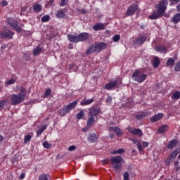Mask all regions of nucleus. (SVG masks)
Instances as JSON below:
<instances>
[{
	"label": "nucleus",
	"instance_id": "nucleus-1",
	"mask_svg": "<svg viewBox=\"0 0 180 180\" xmlns=\"http://www.w3.org/2000/svg\"><path fill=\"white\" fill-rule=\"evenodd\" d=\"M167 6H168V0H161L159 1L155 6L156 10L153 11L152 15L148 16L149 19L151 20H157V19L162 18L167 11Z\"/></svg>",
	"mask_w": 180,
	"mask_h": 180
},
{
	"label": "nucleus",
	"instance_id": "nucleus-2",
	"mask_svg": "<svg viewBox=\"0 0 180 180\" xmlns=\"http://www.w3.org/2000/svg\"><path fill=\"white\" fill-rule=\"evenodd\" d=\"M26 99V89L25 87L20 88L19 94H12L11 98V105L13 106L25 102Z\"/></svg>",
	"mask_w": 180,
	"mask_h": 180
},
{
	"label": "nucleus",
	"instance_id": "nucleus-3",
	"mask_svg": "<svg viewBox=\"0 0 180 180\" xmlns=\"http://www.w3.org/2000/svg\"><path fill=\"white\" fill-rule=\"evenodd\" d=\"M108 44L105 42H98L92 44L86 51V54H92L93 53H101L103 50H106Z\"/></svg>",
	"mask_w": 180,
	"mask_h": 180
},
{
	"label": "nucleus",
	"instance_id": "nucleus-4",
	"mask_svg": "<svg viewBox=\"0 0 180 180\" xmlns=\"http://www.w3.org/2000/svg\"><path fill=\"white\" fill-rule=\"evenodd\" d=\"M131 78L133 81H135V82H139V84H141V82H144V81H146V79L147 78V75L142 73L139 70H136L133 72Z\"/></svg>",
	"mask_w": 180,
	"mask_h": 180
},
{
	"label": "nucleus",
	"instance_id": "nucleus-5",
	"mask_svg": "<svg viewBox=\"0 0 180 180\" xmlns=\"http://www.w3.org/2000/svg\"><path fill=\"white\" fill-rule=\"evenodd\" d=\"M111 164L112 165V168L115 171H117V169H122V162H123L124 159L122 156H115L111 158L110 159Z\"/></svg>",
	"mask_w": 180,
	"mask_h": 180
},
{
	"label": "nucleus",
	"instance_id": "nucleus-6",
	"mask_svg": "<svg viewBox=\"0 0 180 180\" xmlns=\"http://www.w3.org/2000/svg\"><path fill=\"white\" fill-rule=\"evenodd\" d=\"M7 23L9 25V26H11V27H12V29L17 31L18 33H20V32H22V27L18 25V20L13 18H8Z\"/></svg>",
	"mask_w": 180,
	"mask_h": 180
},
{
	"label": "nucleus",
	"instance_id": "nucleus-7",
	"mask_svg": "<svg viewBox=\"0 0 180 180\" xmlns=\"http://www.w3.org/2000/svg\"><path fill=\"white\" fill-rule=\"evenodd\" d=\"M13 34H15V32L9 30L0 31V37L3 40L5 39H8V40H11V39L13 37Z\"/></svg>",
	"mask_w": 180,
	"mask_h": 180
},
{
	"label": "nucleus",
	"instance_id": "nucleus-8",
	"mask_svg": "<svg viewBox=\"0 0 180 180\" xmlns=\"http://www.w3.org/2000/svg\"><path fill=\"white\" fill-rule=\"evenodd\" d=\"M139 10V5L136 3L131 4L126 11V16H133Z\"/></svg>",
	"mask_w": 180,
	"mask_h": 180
},
{
	"label": "nucleus",
	"instance_id": "nucleus-9",
	"mask_svg": "<svg viewBox=\"0 0 180 180\" xmlns=\"http://www.w3.org/2000/svg\"><path fill=\"white\" fill-rule=\"evenodd\" d=\"M147 41V36H140L134 41V46H143Z\"/></svg>",
	"mask_w": 180,
	"mask_h": 180
},
{
	"label": "nucleus",
	"instance_id": "nucleus-10",
	"mask_svg": "<svg viewBox=\"0 0 180 180\" xmlns=\"http://www.w3.org/2000/svg\"><path fill=\"white\" fill-rule=\"evenodd\" d=\"M117 88V80H112L105 85V89L108 91H112V89H116Z\"/></svg>",
	"mask_w": 180,
	"mask_h": 180
},
{
	"label": "nucleus",
	"instance_id": "nucleus-11",
	"mask_svg": "<svg viewBox=\"0 0 180 180\" xmlns=\"http://www.w3.org/2000/svg\"><path fill=\"white\" fill-rule=\"evenodd\" d=\"M101 113V108H98L96 107H92L89 109V115L93 116L95 117V116H98Z\"/></svg>",
	"mask_w": 180,
	"mask_h": 180
},
{
	"label": "nucleus",
	"instance_id": "nucleus-12",
	"mask_svg": "<svg viewBox=\"0 0 180 180\" xmlns=\"http://www.w3.org/2000/svg\"><path fill=\"white\" fill-rule=\"evenodd\" d=\"M77 38L79 41H86L88 39H89V34L87 32H82L79 35H77Z\"/></svg>",
	"mask_w": 180,
	"mask_h": 180
},
{
	"label": "nucleus",
	"instance_id": "nucleus-13",
	"mask_svg": "<svg viewBox=\"0 0 180 180\" xmlns=\"http://www.w3.org/2000/svg\"><path fill=\"white\" fill-rule=\"evenodd\" d=\"M164 117V114L163 113H158L157 115H155L150 118V122L153 123H155V122H158V120H161Z\"/></svg>",
	"mask_w": 180,
	"mask_h": 180
},
{
	"label": "nucleus",
	"instance_id": "nucleus-14",
	"mask_svg": "<svg viewBox=\"0 0 180 180\" xmlns=\"http://www.w3.org/2000/svg\"><path fill=\"white\" fill-rule=\"evenodd\" d=\"M105 29V24L98 22L93 26V30L98 32L99 30H103Z\"/></svg>",
	"mask_w": 180,
	"mask_h": 180
},
{
	"label": "nucleus",
	"instance_id": "nucleus-15",
	"mask_svg": "<svg viewBox=\"0 0 180 180\" xmlns=\"http://www.w3.org/2000/svg\"><path fill=\"white\" fill-rule=\"evenodd\" d=\"M169 129V127L167 124H163L158 129V133H160V134H164V133H167L168 131V129Z\"/></svg>",
	"mask_w": 180,
	"mask_h": 180
},
{
	"label": "nucleus",
	"instance_id": "nucleus-16",
	"mask_svg": "<svg viewBox=\"0 0 180 180\" xmlns=\"http://www.w3.org/2000/svg\"><path fill=\"white\" fill-rule=\"evenodd\" d=\"M110 130H111V131H115V134H117V137H120L122 134V130L120 129L119 127H110Z\"/></svg>",
	"mask_w": 180,
	"mask_h": 180
},
{
	"label": "nucleus",
	"instance_id": "nucleus-17",
	"mask_svg": "<svg viewBox=\"0 0 180 180\" xmlns=\"http://www.w3.org/2000/svg\"><path fill=\"white\" fill-rule=\"evenodd\" d=\"M94 123H95V117L89 115L87 122H86L88 127H92Z\"/></svg>",
	"mask_w": 180,
	"mask_h": 180
},
{
	"label": "nucleus",
	"instance_id": "nucleus-18",
	"mask_svg": "<svg viewBox=\"0 0 180 180\" xmlns=\"http://www.w3.org/2000/svg\"><path fill=\"white\" fill-rule=\"evenodd\" d=\"M68 39L72 43H79L78 35L69 34L68 35Z\"/></svg>",
	"mask_w": 180,
	"mask_h": 180
},
{
	"label": "nucleus",
	"instance_id": "nucleus-19",
	"mask_svg": "<svg viewBox=\"0 0 180 180\" xmlns=\"http://www.w3.org/2000/svg\"><path fill=\"white\" fill-rule=\"evenodd\" d=\"M98 140V136H96V134H90L88 136V141L89 143H95Z\"/></svg>",
	"mask_w": 180,
	"mask_h": 180
},
{
	"label": "nucleus",
	"instance_id": "nucleus-20",
	"mask_svg": "<svg viewBox=\"0 0 180 180\" xmlns=\"http://www.w3.org/2000/svg\"><path fill=\"white\" fill-rule=\"evenodd\" d=\"M68 108H67L66 105L62 108H60L58 111L59 116H65L67 113H69Z\"/></svg>",
	"mask_w": 180,
	"mask_h": 180
},
{
	"label": "nucleus",
	"instance_id": "nucleus-21",
	"mask_svg": "<svg viewBox=\"0 0 180 180\" xmlns=\"http://www.w3.org/2000/svg\"><path fill=\"white\" fill-rule=\"evenodd\" d=\"M78 105V101H74L73 102L69 103L68 105H65L68 111L70 112V110H72L75 106Z\"/></svg>",
	"mask_w": 180,
	"mask_h": 180
},
{
	"label": "nucleus",
	"instance_id": "nucleus-22",
	"mask_svg": "<svg viewBox=\"0 0 180 180\" xmlns=\"http://www.w3.org/2000/svg\"><path fill=\"white\" fill-rule=\"evenodd\" d=\"M172 22L174 24V25H177V23H179L180 22V13H178L176 14H175L172 19Z\"/></svg>",
	"mask_w": 180,
	"mask_h": 180
},
{
	"label": "nucleus",
	"instance_id": "nucleus-23",
	"mask_svg": "<svg viewBox=\"0 0 180 180\" xmlns=\"http://www.w3.org/2000/svg\"><path fill=\"white\" fill-rule=\"evenodd\" d=\"M155 51H158V53H164L167 51V48L164 46H157L155 47Z\"/></svg>",
	"mask_w": 180,
	"mask_h": 180
},
{
	"label": "nucleus",
	"instance_id": "nucleus-24",
	"mask_svg": "<svg viewBox=\"0 0 180 180\" xmlns=\"http://www.w3.org/2000/svg\"><path fill=\"white\" fill-rule=\"evenodd\" d=\"M147 116H148V113L145 112H139V114L135 115V117L136 119H137V120H141L143 117H146Z\"/></svg>",
	"mask_w": 180,
	"mask_h": 180
},
{
	"label": "nucleus",
	"instance_id": "nucleus-25",
	"mask_svg": "<svg viewBox=\"0 0 180 180\" xmlns=\"http://www.w3.org/2000/svg\"><path fill=\"white\" fill-rule=\"evenodd\" d=\"M43 51V48L40 46V45H38L36 48L33 49V54L34 56H39L40 53Z\"/></svg>",
	"mask_w": 180,
	"mask_h": 180
},
{
	"label": "nucleus",
	"instance_id": "nucleus-26",
	"mask_svg": "<svg viewBox=\"0 0 180 180\" xmlns=\"http://www.w3.org/2000/svg\"><path fill=\"white\" fill-rule=\"evenodd\" d=\"M176 144H178V140H171L167 144V148H174V147H175Z\"/></svg>",
	"mask_w": 180,
	"mask_h": 180
},
{
	"label": "nucleus",
	"instance_id": "nucleus-27",
	"mask_svg": "<svg viewBox=\"0 0 180 180\" xmlns=\"http://www.w3.org/2000/svg\"><path fill=\"white\" fill-rule=\"evenodd\" d=\"M94 98H90L88 100H83L81 101L80 105L82 106H86V105H91L94 102Z\"/></svg>",
	"mask_w": 180,
	"mask_h": 180
},
{
	"label": "nucleus",
	"instance_id": "nucleus-28",
	"mask_svg": "<svg viewBox=\"0 0 180 180\" xmlns=\"http://www.w3.org/2000/svg\"><path fill=\"white\" fill-rule=\"evenodd\" d=\"M178 153H179V151H178V149H175L173 152H172L169 156V160H175V158H176V155H178Z\"/></svg>",
	"mask_w": 180,
	"mask_h": 180
},
{
	"label": "nucleus",
	"instance_id": "nucleus-29",
	"mask_svg": "<svg viewBox=\"0 0 180 180\" xmlns=\"http://www.w3.org/2000/svg\"><path fill=\"white\" fill-rule=\"evenodd\" d=\"M172 101H178V99H180V92L178 91H174L172 95Z\"/></svg>",
	"mask_w": 180,
	"mask_h": 180
},
{
	"label": "nucleus",
	"instance_id": "nucleus-30",
	"mask_svg": "<svg viewBox=\"0 0 180 180\" xmlns=\"http://www.w3.org/2000/svg\"><path fill=\"white\" fill-rule=\"evenodd\" d=\"M9 101L8 100H2L0 101V112H2V110H4V108H5V106H6V105H8V103Z\"/></svg>",
	"mask_w": 180,
	"mask_h": 180
},
{
	"label": "nucleus",
	"instance_id": "nucleus-31",
	"mask_svg": "<svg viewBox=\"0 0 180 180\" xmlns=\"http://www.w3.org/2000/svg\"><path fill=\"white\" fill-rule=\"evenodd\" d=\"M166 65L167 67H174V65H175V60H174L173 58H169L167 63H166Z\"/></svg>",
	"mask_w": 180,
	"mask_h": 180
},
{
	"label": "nucleus",
	"instance_id": "nucleus-32",
	"mask_svg": "<svg viewBox=\"0 0 180 180\" xmlns=\"http://www.w3.org/2000/svg\"><path fill=\"white\" fill-rule=\"evenodd\" d=\"M153 67H155V68H158V66L160 65V58H158V57H155L153 62Z\"/></svg>",
	"mask_w": 180,
	"mask_h": 180
},
{
	"label": "nucleus",
	"instance_id": "nucleus-33",
	"mask_svg": "<svg viewBox=\"0 0 180 180\" xmlns=\"http://www.w3.org/2000/svg\"><path fill=\"white\" fill-rule=\"evenodd\" d=\"M65 16V14L64 13V11L63 10H59L56 13V18L58 19H63Z\"/></svg>",
	"mask_w": 180,
	"mask_h": 180
},
{
	"label": "nucleus",
	"instance_id": "nucleus-34",
	"mask_svg": "<svg viewBox=\"0 0 180 180\" xmlns=\"http://www.w3.org/2000/svg\"><path fill=\"white\" fill-rule=\"evenodd\" d=\"M33 9H34V12L39 13L42 9L41 5H40V4H34L33 6Z\"/></svg>",
	"mask_w": 180,
	"mask_h": 180
},
{
	"label": "nucleus",
	"instance_id": "nucleus-35",
	"mask_svg": "<svg viewBox=\"0 0 180 180\" xmlns=\"http://www.w3.org/2000/svg\"><path fill=\"white\" fill-rule=\"evenodd\" d=\"M84 115H85V112H84V111H79L77 114L76 117L78 120H81V119H82V117H84Z\"/></svg>",
	"mask_w": 180,
	"mask_h": 180
},
{
	"label": "nucleus",
	"instance_id": "nucleus-36",
	"mask_svg": "<svg viewBox=\"0 0 180 180\" xmlns=\"http://www.w3.org/2000/svg\"><path fill=\"white\" fill-rule=\"evenodd\" d=\"M50 95H51V89L49 88L45 91L44 98H49Z\"/></svg>",
	"mask_w": 180,
	"mask_h": 180
},
{
	"label": "nucleus",
	"instance_id": "nucleus-37",
	"mask_svg": "<svg viewBox=\"0 0 180 180\" xmlns=\"http://www.w3.org/2000/svg\"><path fill=\"white\" fill-rule=\"evenodd\" d=\"M30 140H32V136H30V134L26 135L24 138V143L27 144Z\"/></svg>",
	"mask_w": 180,
	"mask_h": 180
},
{
	"label": "nucleus",
	"instance_id": "nucleus-38",
	"mask_svg": "<svg viewBox=\"0 0 180 180\" xmlns=\"http://www.w3.org/2000/svg\"><path fill=\"white\" fill-rule=\"evenodd\" d=\"M46 129H47V127H42L40 129H39L37 131V136L39 137V136L41 135L43 131H44V130H46Z\"/></svg>",
	"mask_w": 180,
	"mask_h": 180
},
{
	"label": "nucleus",
	"instance_id": "nucleus-39",
	"mask_svg": "<svg viewBox=\"0 0 180 180\" xmlns=\"http://www.w3.org/2000/svg\"><path fill=\"white\" fill-rule=\"evenodd\" d=\"M128 131L131 134H134L136 133V129L133 127H129L127 129Z\"/></svg>",
	"mask_w": 180,
	"mask_h": 180
},
{
	"label": "nucleus",
	"instance_id": "nucleus-40",
	"mask_svg": "<svg viewBox=\"0 0 180 180\" xmlns=\"http://www.w3.org/2000/svg\"><path fill=\"white\" fill-rule=\"evenodd\" d=\"M128 131L131 134H134L136 133V129L133 127H129L127 129Z\"/></svg>",
	"mask_w": 180,
	"mask_h": 180
},
{
	"label": "nucleus",
	"instance_id": "nucleus-41",
	"mask_svg": "<svg viewBox=\"0 0 180 180\" xmlns=\"http://www.w3.org/2000/svg\"><path fill=\"white\" fill-rule=\"evenodd\" d=\"M50 20V15H44L41 18V22H46Z\"/></svg>",
	"mask_w": 180,
	"mask_h": 180
},
{
	"label": "nucleus",
	"instance_id": "nucleus-42",
	"mask_svg": "<svg viewBox=\"0 0 180 180\" xmlns=\"http://www.w3.org/2000/svg\"><path fill=\"white\" fill-rule=\"evenodd\" d=\"M43 147L44 148H51V143H49V142L47 141H45L43 143Z\"/></svg>",
	"mask_w": 180,
	"mask_h": 180
},
{
	"label": "nucleus",
	"instance_id": "nucleus-43",
	"mask_svg": "<svg viewBox=\"0 0 180 180\" xmlns=\"http://www.w3.org/2000/svg\"><path fill=\"white\" fill-rule=\"evenodd\" d=\"M39 180H49L47 178V174H42L39 176Z\"/></svg>",
	"mask_w": 180,
	"mask_h": 180
},
{
	"label": "nucleus",
	"instance_id": "nucleus-44",
	"mask_svg": "<svg viewBox=\"0 0 180 180\" xmlns=\"http://www.w3.org/2000/svg\"><path fill=\"white\" fill-rule=\"evenodd\" d=\"M135 136H143V131L140 129H136L135 131Z\"/></svg>",
	"mask_w": 180,
	"mask_h": 180
},
{
	"label": "nucleus",
	"instance_id": "nucleus-45",
	"mask_svg": "<svg viewBox=\"0 0 180 180\" xmlns=\"http://www.w3.org/2000/svg\"><path fill=\"white\" fill-rule=\"evenodd\" d=\"M123 178H124V180H130V176H129L128 172H125L123 174Z\"/></svg>",
	"mask_w": 180,
	"mask_h": 180
},
{
	"label": "nucleus",
	"instance_id": "nucleus-46",
	"mask_svg": "<svg viewBox=\"0 0 180 180\" xmlns=\"http://www.w3.org/2000/svg\"><path fill=\"white\" fill-rule=\"evenodd\" d=\"M174 71L179 72L180 71V62H177L176 66L174 67Z\"/></svg>",
	"mask_w": 180,
	"mask_h": 180
},
{
	"label": "nucleus",
	"instance_id": "nucleus-47",
	"mask_svg": "<svg viewBox=\"0 0 180 180\" xmlns=\"http://www.w3.org/2000/svg\"><path fill=\"white\" fill-rule=\"evenodd\" d=\"M112 40L115 42L119 41L120 40V35L116 34V35L113 36Z\"/></svg>",
	"mask_w": 180,
	"mask_h": 180
},
{
	"label": "nucleus",
	"instance_id": "nucleus-48",
	"mask_svg": "<svg viewBox=\"0 0 180 180\" xmlns=\"http://www.w3.org/2000/svg\"><path fill=\"white\" fill-rule=\"evenodd\" d=\"M69 0H61L60 6H67Z\"/></svg>",
	"mask_w": 180,
	"mask_h": 180
},
{
	"label": "nucleus",
	"instance_id": "nucleus-49",
	"mask_svg": "<svg viewBox=\"0 0 180 180\" xmlns=\"http://www.w3.org/2000/svg\"><path fill=\"white\" fill-rule=\"evenodd\" d=\"M6 85H12V84H15V79H11L6 82Z\"/></svg>",
	"mask_w": 180,
	"mask_h": 180
},
{
	"label": "nucleus",
	"instance_id": "nucleus-50",
	"mask_svg": "<svg viewBox=\"0 0 180 180\" xmlns=\"http://www.w3.org/2000/svg\"><path fill=\"white\" fill-rule=\"evenodd\" d=\"M169 2H171L172 5H176V4H179L180 0H169Z\"/></svg>",
	"mask_w": 180,
	"mask_h": 180
},
{
	"label": "nucleus",
	"instance_id": "nucleus-51",
	"mask_svg": "<svg viewBox=\"0 0 180 180\" xmlns=\"http://www.w3.org/2000/svg\"><path fill=\"white\" fill-rule=\"evenodd\" d=\"M106 103H112V96H109L106 100H105Z\"/></svg>",
	"mask_w": 180,
	"mask_h": 180
},
{
	"label": "nucleus",
	"instance_id": "nucleus-52",
	"mask_svg": "<svg viewBox=\"0 0 180 180\" xmlns=\"http://www.w3.org/2000/svg\"><path fill=\"white\" fill-rule=\"evenodd\" d=\"M69 151H74V150H77V146H71L68 148Z\"/></svg>",
	"mask_w": 180,
	"mask_h": 180
},
{
	"label": "nucleus",
	"instance_id": "nucleus-53",
	"mask_svg": "<svg viewBox=\"0 0 180 180\" xmlns=\"http://www.w3.org/2000/svg\"><path fill=\"white\" fill-rule=\"evenodd\" d=\"M137 148L139 151H143V146H141V144H140V143L137 144Z\"/></svg>",
	"mask_w": 180,
	"mask_h": 180
},
{
	"label": "nucleus",
	"instance_id": "nucleus-54",
	"mask_svg": "<svg viewBox=\"0 0 180 180\" xmlns=\"http://www.w3.org/2000/svg\"><path fill=\"white\" fill-rule=\"evenodd\" d=\"M1 6H7L8 1L4 0V1H1Z\"/></svg>",
	"mask_w": 180,
	"mask_h": 180
},
{
	"label": "nucleus",
	"instance_id": "nucleus-55",
	"mask_svg": "<svg viewBox=\"0 0 180 180\" xmlns=\"http://www.w3.org/2000/svg\"><path fill=\"white\" fill-rule=\"evenodd\" d=\"M125 150L123 148H120L117 150V153L118 154H123V153H124Z\"/></svg>",
	"mask_w": 180,
	"mask_h": 180
},
{
	"label": "nucleus",
	"instance_id": "nucleus-56",
	"mask_svg": "<svg viewBox=\"0 0 180 180\" xmlns=\"http://www.w3.org/2000/svg\"><path fill=\"white\" fill-rule=\"evenodd\" d=\"M91 127H88V124H86V127L82 129V131H88Z\"/></svg>",
	"mask_w": 180,
	"mask_h": 180
},
{
	"label": "nucleus",
	"instance_id": "nucleus-57",
	"mask_svg": "<svg viewBox=\"0 0 180 180\" xmlns=\"http://www.w3.org/2000/svg\"><path fill=\"white\" fill-rule=\"evenodd\" d=\"M171 161H173L172 160H169V158L166 160V165H169L171 164Z\"/></svg>",
	"mask_w": 180,
	"mask_h": 180
},
{
	"label": "nucleus",
	"instance_id": "nucleus-58",
	"mask_svg": "<svg viewBox=\"0 0 180 180\" xmlns=\"http://www.w3.org/2000/svg\"><path fill=\"white\" fill-rule=\"evenodd\" d=\"M26 174L25 173H22L20 176H19V179H23Z\"/></svg>",
	"mask_w": 180,
	"mask_h": 180
},
{
	"label": "nucleus",
	"instance_id": "nucleus-59",
	"mask_svg": "<svg viewBox=\"0 0 180 180\" xmlns=\"http://www.w3.org/2000/svg\"><path fill=\"white\" fill-rule=\"evenodd\" d=\"M142 145H143V147H148V142H146V141H143V143H142Z\"/></svg>",
	"mask_w": 180,
	"mask_h": 180
},
{
	"label": "nucleus",
	"instance_id": "nucleus-60",
	"mask_svg": "<svg viewBox=\"0 0 180 180\" xmlns=\"http://www.w3.org/2000/svg\"><path fill=\"white\" fill-rule=\"evenodd\" d=\"M133 143L134 144H136V146L140 143V142L137 139H134Z\"/></svg>",
	"mask_w": 180,
	"mask_h": 180
},
{
	"label": "nucleus",
	"instance_id": "nucleus-61",
	"mask_svg": "<svg viewBox=\"0 0 180 180\" xmlns=\"http://www.w3.org/2000/svg\"><path fill=\"white\" fill-rule=\"evenodd\" d=\"M81 13H82L83 15H85V13H86V10L85 8L82 9Z\"/></svg>",
	"mask_w": 180,
	"mask_h": 180
},
{
	"label": "nucleus",
	"instance_id": "nucleus-62",
	"mask_svg": "<svg viewBox=\"0 0 180 180\" xmlns=\"http://www.w3.org/2000/svg\"><path fill=\"white\" fill-rule=\"evenodd\" d=\"M24 57L26 58V60H30V56H29L27 54H24Z\"/></svg>",
	"mask_w": 180,
	"mask_h": 180
},
{
	"label": "nucleus",
	"instance_id": "nucleus-63",
	"mask_svg": "<svg viewBox=\"0 0 180 180\" xmlns=\"http://www.w3.org/2000/svg\"><path fill=\"white\" fill-rule=\"evenodd\" d=\"M175 171H176V172H179L180 171V166L176 167Z\"/></svg>",
	"mask_w": 180,
	"mask_h": 180
},
{
	"label": "nucleus",
	"instance_id": "nucleus-64",
	"mask_svg": "<svg viewBox=\"0 0 180 180\" xmlns=\"http://www.w3.org/2000/svg\"><path fill=\"white\" fill-rule=\"evenodd\" d=\"M109 136H110V139H113V137H115V134L114 133H110L109 134Z\"/></svg>",
	"mask_w": 180,
	"mask_h": 180
}]
</instances>
